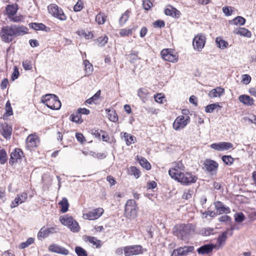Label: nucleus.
<instances>
[{
	"label": "nucleus",
	"mask_w": 256,
	"mask_h": 256,
	"mask_svg": "<svg viewBox=\"0 0 256 256\" xmlns=\"http://www.w3.org/2000/svg\"><path fill=\"white\" fill-rule=\"evenodd\" d=\"M222 160L226 165H232L234 161V158L231 156H222Z\"/></svg>",
	"instance_id": "45"
},
{
	"label": "nucleus",
	"mask_w": 256,
	"mask_h": 256,
	"mask_svg": "<svg viewBox=\"0 0 256 256\" xmlns=\"http://www.w3.org/2000/svg\"><path fill=\"white\" fill-rule=\"evenodd\" d=\"M138 28L137 26H134L131 28H123L120 32V34L122 36H128L132 35L133 32L135 31Z\"/></svg>",
	"instance_id": "31"
},
{
	"label": "nucleus",
	"mask_w": 256,
	"mask_h": 256,
	"mask_svg": "<svg viewBox=\"0 0 256 256\" xmlns=\"http://www.w3.org/2000/svg\"><path fill=\"white\" fill-rule=\"evenodd\" d=\"M104 212L102 208H98L84 214L85 218L94 220L98 218Z\"/></svg>",
	"instance_id": "17"
},
{
	"label": "nucleus",
	"mask_w": 256,
	"mask_h": 256,
	"mask_svg": "<svg viewBox=\"0 0 256 256\" xmlns=\"http://www.w3.org/2000/svg\"><path fill=\"white\" fill-rule=\"evenodd\" d=\"M138 160L142 168H146V170H150L151 169V165L146 158L142 156H138Z\"/></svg>",
	"instance_id": "30"
},
{
	"label": "nucleus",
	"mask_w": 256,
	"mask_h": 256,
	"mask_svg": "<svg viewBox=\"0 0 256 256\" xmlns=\"http://www.w3.org/2000/svg\"><path fill=\"white\" fill-rule=\"evenodd\" d=\"M130 174L133 175L136 178H138L140 176V172L136 166H130Z\"/></svg>",
	"instance_id": "44"
},
{
	"label": "nucleus",
	"mask_w": 256,
	"mask_h": 256,
	"mask_svg": "<svg viewBox=\"0 0 256 256\" xmlns=\"http://www.w3.org/2000/svg\"><path fill=\"white\" fill-rule=\"evenodd\" d=\"M58 204L61 206L60 211L62 213H64L68 210L69 204L66 198H62V200L59 202Z\"/></svg>",
	"instance_id": "32"
},
{
	"label": "nucleus",
	"mask_w": 256,
	"mask_h": 256,
	"mask_svg": "<svg viewBox=\"0 0 256 256\" xmlns=\"http://www.w3.org/2000/svg\"><path fill=\"white\" fill-rule=\"evenodd\" d=\"M194 230V226L192 224L176 225L173 230L174 234L181 240L187 238Z\"/></svg>",
	"instance_id": "2"
},
{
	"label": "nucleus",
	"mask_w": 256,
	"mask_h": 256,
	"mask_svg": "<svg viewBox=\"0 0 256 256\" xmlns=\"http://www.w3.org/2000/svg\"><path fill=\"white\" fill-rule=\"evenodd\" d=\"M41 101L52 110H59L62 106L58 96L54 94H47L42 96Z\"/></svg>",
	"instance_id": "3"
},
{
	"label": "nucleus",
	"mask_w": 256,
	"mask_h": 256,
	"mask_svg": "<svg viewBox=\"0 0 256 256\" xmlns=\"http://www.w3.org/2000/svg\"><path fill=\"white\" fill-rule=\"evenodd\" d=\"M152 6V4L150 0H143L142 6L145 10H150Z\"/></svg>",
	"instance_id": "55"
},
{
	"label": "nucleus",
	"mask_w": 256,
	"mask_h": 256,
	"mask_svg": "<svg viewBox=\"0 0 256 256\" xmlns=\"http://www.w3.org/2000/svg\"><path fill=\"white\" fill-rule=\"evenodd\" d=\"M12 128L10 126L6 124L2 126V134L5 138L8 139L10 138L12 134Z\"/></svg>",
	"instance_id": "27"
},
{
	"label": "nucleus",
	"mask_w": 256,
	"mask_h": 256,
	"mask_svg": "<svg viewBox=\"0 0 256 256\" xmlns=\"http://www.w3.org/2000/svg\"><path fill=\"white\" fill-rule=\"evenodd\" d=\"M8 160L7 154L4 149L0 150V163L2 164H4Z\"/></svg>",
	"instance_id": "48"
},
{
	"label": "nucleus",
	"mask_w": 256,
	"mask_h": 256,
	"mask_svg": "<svg viewBox=\"0 0 256 256\" xmlns=\"http://www.w3.org/2000/svg\"><path fill=\"white\" fill-rule=\"evenodd\" d=\"M106 17L104 13L100 12L96 16L95 20L98 24H102L106 22Z\"/></svg>",
	"instance_id": "33"
},
{
	"label": "nucleus",
	"mask_w": 256,
	"mask_h": 256,
	"mask_svg": "<svg viewBox=\"0 0 256 256\" xmlns=\"http://www.w3.org/2000/svg\"><path fill=\"white\" fill-rule=\"evenodd\" d=\"M232 22L234 25L243 26L246 22V19L242 16H238L233 19Z\"/></svg>",
	"instance_id": "46"
},
{
	"label": "nucleus",
	"mask_w": 256,
	"mask_h": 256,
	"mask_svg": "<svg viewBox=\"0 0 256 256\" xmlns=\"http://www.w3.org/2000/svg\"><path fill=\"white\" fill-rule=\"evenodd\" d=\"M245 218V216L242 212H238L234 214V220L235 221L237 222H242Z\"/></svg>",
	"instance_id": "51"
},
{
	"label": "nucleus",
	"mask_w": 256,
	"mask_h": 256,
	"mask_svg": "<svg viewBox=\"0 0 256 256\" xmlns=\"http://www.w3.org/2000/svg\"><path fill=\"white\" fill-rule=\"evenodd\" d=\"M124 212L127 216L134 218L136 216L138 206L134 200H127L125 205Z\"/></svg>",
	"instance_id": "6"
},
{
	"label": "nucleus",
	"mask_w": 256,
	"mask_h": 256,
	"mask_svg": "<svg viewBox=\"0 0 256 256\" xmlns=\"http://www.w3.org/2000/svg\"><path fill=\"white\" fill-rule=\"evenodd\" d=\"M194 250V246L180 247L174 250L171 256H185L188 255L190 252H192Z\"/></svg>",
	"instance_id": "11"
},
{
	"label": "nucleus",
	"mask_w": 256,
	"mask_h": 256,
	"mask_svg": "<svg viewBox=\"0 0 256 256\" xmlns=\"http://www.w3.org/2000/svg\"><path fill=\"white\" fill-rule=\"evenodd\" d=\"M84 62L85 66L86 71V72L90 74L93 70L92 65L88 60H85Z\"/></svg>",
	"instance_id": "52"
},
{
	"label": "nucleus",
	"mask_w": 256,
	"mask_h": 256,
	"mask_svg": "<svg viewBox=\"0 0 256 256\" xmlns=\"http://www.w3.org/2000/svg\"><path fill=\"white\" fill-rule=\"evenodd\" d=\"M86 238L87 242L92 244L93 246H96V248H100V240H97L96 238L94 236H87Z\"/></svg>",
	"instance_id": "34"
},
{
	"label": "nucleus",
	"mask_w": 256,
	"mask_h": 256,
	"mask_svg": "<svg viewBox=\"0 0 256 256\" xmlns=\"http://www.w3.org/2000/svg\"><path fill=\"white\" fill-rule=\"evenodd\" d=\"M100 90L98 91L92 97L88 99L86 102L88 104L94 103V101L98 100L100 96Z\"/></svg>",
	"instance_id": "49"
},
{
	"label": "nucleus",
	"mask_w": 256,
	"mask_h": 256,
	"mask_svg": "<svg viewBox=\"0 0 256 256\" xmlns=\"http://www.w3.org/2000/svg\"><path fill=\"white\" fill-rule=\"evenodd\" d=\"M216 42L218 47L221 49H224L228 47V44L226 41L222 40L220 38H216Z\"/></svg>",
	"instance_id": "40"
},
{
	"label": "nucleus",
	"mask_w": 256,
	"mask_h": 256,
	"mask_svg": "<svg viewBox=\"0 0 256 256\" xmlns=\"http://www.w3.org/2000/svg\"><path fill=\"white\" fill-rule=\"evenodd\" d=\"M217 108H221L218 103H214L208 105L205 107V112L208 113H211Z\"/></svg>",
	"instance_id": "39"
},
{
	"label": "nucleus",
	"mask_w": 256,
	"mask_h": 256,
	"mask_svg": "<svg viewBox=\"0 0 256 256\" xmlns=\"http://www.w3.org/2000/svg\"><path fill=\"white\" fill-rule=\"evenodd\" d=\"M108 36H100L96 40V43L97 44L98 46L102 47L104 46L108 42Z\"/></svg>",
	"instance_id": "41"
},
{
	"label": "nucleus",
	"mask_w": 256,
	"mask_h": 256,
	"mask_svg": "<svg viewBox=\"0 0 256 256\" xmlns=\"http://www.w3.org/2000/svg\"><path fill=\"white\" fill-rule=\"evenodd\" d=\"M173 165L174 167L168 170V174L172 178L174 179L177 178V176L182 172L180 170H183L184 166L180 162H175Z\"/></svg>",
	"instance_id": "15"
},
{
	"label": "nucleus",
	"mask_w": 256,
	"mask_h": 256,
	"mask_svg": "<svg viewBox=\"0 0 256 256\" xmlns=\"http://www.w3.org/2000/svg\"><path fill=\"white\" fill-rule=\"evenodd\" d=\"M162 57L164 60L172 62H177L178 57L176 54H173L172 49H164L161 52Z\"/></svg>",
	"instance_id": "10"
},
{
	"label": "nucleus",
	"mask_w": 256,
	"mask_h": 256,
	"mask_svg": "<svg viewBox=\"0 0 256 256\" xmlns=\"http://www.w3.org/2000/svg\"><path fill=\"white\" fill-rule=\"evenodd\" d=\"M193 46L198 51L202 50L205 44V37L204 36H197L193 40Z\"/></svg>",
	"instance_id": "16"
},
{
	"label": "nucleus",
	"mask_w": 256,
	"mask_h": 256,
	"mask_svg": "<svg viewBox=\"0 0 256 256\" xmlns=\"http://www.w3.org/2000/svg\"><path fill=\"white\" fill-rule=\"evenodd\" d=\"M30 28L36 30H44L47 31V27L42 23L32 22L29 24Z\"/></svg>",
	"instance_id": "28"
},
{
	"label": "nucleus",
	"mask_w": 256,
	"mask_h": 256,
	"mask_svg": "<svg viewBox=\"0 0 256 256\" xmlns=\"http://www.w3.org/2000/svg\"><path fill=\"white\" fill-rule=\"evenodd\" d=\"M50 14L58 19L64 21L66 20V16L64 14L63 10L56 4H50L48 7Z\"/></svg>",
	"instance_id": "5"
},
{
	"label": "nucleus",
	"mask_w": 256,
	"mask_h": 256,
	"mask_svg": "<svg viewBox=\"0 0 256 256\" xmlns=\"http://www.w3.org/2000/svg\"><path fill=\"white\" fill-rule=\"evenodd\" d=\"M215 248L216 246L214 244H206L198 248L197 252L200 254H208L210 253Z\"/></svg>",
	"instance_id": "20"
},
{
	"label": "nucleus",
	"mask_w": 256,
	"mask_h": 256,
	"mask_svg": "<svg viewBox=\"0 0 256 256\" xmlns=\"http://www.w3.org/2000/svg\"><path fill=\"white\" fill-rule=\"evenodd\" d=\"M83 8L84 6L82 2L80 1V0H78V2L74 7V10L75 12H80Z\"/></svg>",
	"instance_id": "56"
},
{
	"label": "nucleus",
	"mask_w": 256,
	"mask_h": 256,
	"mask_svg": "<svg viewBox=\"0 0 256 256\" xmlns=\"http://www.w3.org/2000/svg\"><path fill=\"white\" fill-rule=\"evenodd\" d=\"M224 93V90L221 87H216L210 91L208 95L210 98H220Z\"/></svg>",
	"instance_id": "22"
},
{
	"label": "nucleus",
	"mask_w": 256,
	"mask_h": 256,
	"mask_svg": "<svg viewBox=\"0 0 256 256\" xmlns=\"http://www.w3.org/2000/svg\"><path fill=\"white\" fill-rule=\"evenodd\" d=\"M23 152L20 148L14 149L10 154V158L9 163L11 166L14 164L20 162L21 159L23 156Z\"/></svg>",
	"instance_id": "12"
},
{
	"label": "nucleus",
	"mask_w": 256,
	"mask_h": 256,
	"mask_svg": "<svg viewBox=\"0 0 256 256\" xmlns=\"http://www.w3.org/2000/svg\"><path fill=\"white\" fill-rule=\"evenodd\" d=\"M68 228L71 231L74 232H78L80 228L78 223L75 220L74 221V222H72V224L70 225Z\"/></svg>",
	"instance_id": "53"
},
{
	"label": "nucleus",
	"mask_w": 256,
	"mask_h": 256,
	"mask_svg": "<svg viewBox=\"0 0 256 256\" xmlns=\"http://www.w3.org/2000/svg\"><path fill=\"white\" fill-rule=\"evenodd\" d=\"M233 32L235 34L246 36L248 38L251 36V32L248 30L244 28H235Z\"/></svg>",
	"instance_id": "24"
},
{
	"label": "nucleus",
	"mask_w": 256,
	"mask_h": 256,
	"mask_svg": "<svg viewBox=\"0 0 256 256\" xmlns=\"http://www.w3.org/2000/svg\"><path fill=\"white\" fill-rule=\"evenodd\" d=\"M18 10V8L14 4H8L6 8V11L8 18L15 15Z\"/></svg>",
	"instance_id": "25"
},
{
	"label": "nucleus",
	"mask_w": 256,
	"mask_h": 256,
	"mask_svg": "<svg viewBox=\"0 0 256 256\" xmlns=\"http://www.w3.org/2000/svg\"><path fill=\"white\" fill-rule=\"evenodd\" d=\"M164 14L166 16L176 18L179 16L180 12L176 8L173 7H170V8H166L165 9Z\"/></svg>",
	"instance_id": "26"
},
{
	"label": "nucleus",
	"mask_w": 256,
	"mask_h": 256,
	"mask_svg": "<svg viewBox=\"0 0 256 256\" xmlns=\"http://www.w3.org/2000/svg\"><path fill=\"white\" fill-rule=\"evenodd\" d=\"M10 21L13 22H19L22 20L23 18L22 16H12L10 18H8Z\"/></svg>",
	"instance_id": "64"
},
{
	"label": "nucleus",
	"mask_w": 256,
	"mask_h": 256,
	"mask_svg": "<svg viewBox=\"0 0 256 256\" xmlns=\"http://www.w3.org/2000/svg\"><path fill=\"white\" fill-rule=\"evenodd\" d=\"M190 122V118L188 116H180L176 118L173 123V128L176 130L184 128Z\"/></svg>",
	"instance_id": "8"
},
{
	"label": "nucleus",
	"mask_w": 256,
	"mask_h": 256,
	"mask_svg": "<svg viewBox=\"0 0 256 256\" xmlns=\"http://www.w3.org/2000/svg\"><path fill=\"white\" fill-rule=\"evenodd\" d=\"M251 80V77L246 74L242 76V82L244 84H248Z\"/></svg>",
	"instance_id": "60"
},
{
	"label": "nucleus",
	"mask_w": 256,
	"mask_h": 256,
	"mask_svg": "<svg viewBox=\"0 0 256 256\" xmlns=\"http://www.w3.org/2000/svg\"><path fill=\"white\" fill-rule=\"evenodd\" d=\"M124 134L127 146H130L132 144L134 143L136 141V138L134 136L126 132H124Z\"/></svg>",
	"instance_id": "37"
},
{
	"label": "nucleus",
	"mask_w": 256,
	"mask_h": 256,
	"mask_svg": "<svg viewBox=\"0 0 256 256\" xmlns=\"http://www.w3.org/2000/svg\"><path fill=\"white\" fill-rule=\"evenodd\" d=\"M49 250L54 252L55 253H57L58 254H62L64 255H68V254L69 251L66 248L62 247L61 246H58L56 244H53L50 245L49 246Z\"/></svg>",
	"instance_id": "19"
},
{
	"label": "nucleus",
	"mask_w": 256,
	"mask_h": 256,
	"mask_svg": "<svg viewBox=\"0 0 256 256\" xmlns=\"http://www.w3.org/2000/svg\"><path fill=\"white\" fill-rule=\"evenodd\" d=\"M19 198H20L18 197V196H17L15 198L14 200L12 202L10 206V208H12L16 207L19 204H20V200Z\"/></svg>",
	"instance_id": "63"
},
{
	"label": "nucleus",
	"mask_w": 256,
	"mask_h": 256,
	"mask_svg": "<svg viewBox=\"0 0 256 256\" xmlns=\"http://www.w3.org/2000/svg\"><path fill=\"white\" fill-rule=\"evenodd\" d=\"M138 51L132 50L130 51V54L128 55V56L130 58V62L131 63L134 62L137 60L140 59L138 56Z\"/></svg>",
	"instance_id": "38"
},
{
	"label": "nucleus",
	"mask_w": 256,
	"mask_h": 256,
	"mask_svg": "<svg viewBox=\"0 0 256 256\" xmlns=\"http://www.w3.org/2000/svg\"><path fill=\"white\" fill-rule=\"evenodd\" d=\"M70 119L71 121L78 124H82L83 122L81 115L78 112L76 114H72L70 116Z\"/></svg>",
	"instance_id": "36"
},
{
	"label": "nucleus",
	"mask_w": 256,
	"mask_h": 256,
	"mask_svg": "<svg viewBox=\"0 0 256 256\" xmlns=\"http://www.w3.org/2000/svg\"><path fill=\"white\" fill-rule=\"evenodd\" d=\"M74 220L71 216L66 217L60 220L61 223L64 226H68V228L72 224Z\"/></svg>",
	"instance_id": "43"
},
{
	"label": "nucleus",
	"mask_w": 256,
	"mask_h": 256,
	"mask_svg": "<svg viewBox=\"0 0 256 256\" xmlns=\"http://www.w3.org/2000/svg\"><path fill=\"white\" fill-rule=\"evenodd\" d=\"M39 141L38 138L36 135L30 134L26 139V146L29 150H31L37 146Z\"/></svg>",
	"instance_id": "18"
},
{
	"label": "nucleus",
	"mask_w": 256,
	"mask_h": 256,
	"mask_svg": "<svg viewBox=\"0 0 256 256\" xmlns=\"http://www.w3.org/2000/svg\"><path fill=\"white\" fill-rule=\"evenodd\" d=\"M22 66L26 70H30L32 68L31 62L28 60H26L22 62Z\"/></svg>",
	"instance_id": "57"
},
{
	"label": "nucleus",
	"mask_w": 256,
	"mask_h": 256,
	"mask_svg": "<svg viewBox=\"0 0 256 256\" xmlns=\"http://www.w3.org/2000/svg\"><path fill=\"white\" fill-rule=\"evenodd\" d=\"M198 178L190 172H181L177 176V178H174L184 185H189L192 183H195Z\"/></svg>",
	"instance_id": "4"
},
{
	"label": "nucleus",
	"mask_w": 256,
	"mask_h": 256,
	"mask_svg": "<svg viewBox=\"0 0 256 256\" xmlns=\"http://www.w3.org/2000/svg\"><path fill=\"white\" fill-rule=\"evenodd\" d=\"M239 100L245 105L252 106L254 104V100L253 98L248 95H242L240 96Z\"/></svg>",
	"instance_id": "23"
},
{
	"label": "nucleus",
	"mask_w": 256,
	"mask_h": 256,
	"mask_svg": "<svg viewBox=\"0 0 256 256\" xmlns=\"http://www.w3.org/2000/svg\"><path fill=\"white\" fill-rule=\"evenodd\" d=\"M109 119L112 122H116L118 120V116L115 112H112V114H108Z\"/></svg>",
	"instance_id": "62"
},
{
	"label": "nucleus",
	"mask_w": 256,
	"mask_h": 256,
	"mask_svg": "<svg viewBox=\"0 0 256 256\" xmlns=\"http://www.w3.org/2000/svg\"><path fill=\"white\" fill-rule=\"evenodd\" d=\"M75 252L78 256H88L86 250L80 246H76L75 248Z\"/></svg>",
	"instance_id": "50"
},
{
	"label": "nucleus",
	"mask_w": 256,
	"mask_h": 256,
	"mask_svg": "<svg viewBox=\"0 0 256 256\" xmlns=\"http://www.w3.org/2000/svg\"><path fill=\"white\" fill-rule=\"evenodd\" d=\"M148 94V90L144 88H139L138 90V96L144 102H145L147 100Z\"/></svg>",
	"instance_id": "29"
},
{
	"label": "nucleus",
	"mask_w": 256,
	"mask_h": 256,
	"mask_svg": "<svg viewBox=\"0 0 256 256\" xmlns=\"http://www.w3.org/2000/svg\"><path fill=\"white\" fill-rule=\"evenodd\" d=\"M154 100L156 102L162 104V100L164 98V97L162 96V94H157L154 96Z\"/></svg>",
	"instance_id": "61"
},
{
	"label": "nucleus",
	"mask_w": 256,
	"mask_h": 256,
	"mask_svg": "<svg viewBox=\"0 0 256 256\" xmlns=\"http://www.w3.org/2000/svg\"><path fill=\"white\" fill-rule=\"evenodd\" d=\"M233 144L228 142H220L210 144V147L218 151H224L233 148Z\"/></svg>",
	"instance_id": "14"
},
{
	"label": "nucleus",
	"mask_w": 256,
	"mask_h": 256,
	"mask_svg": "<svg viewBox=\"0 0 256 256\" xmlns=\"http://www.w3.org/2000/svg\"><path fill=\"white\" fill-rule=\"evenodd\" d=\"M58 232V228L56 227H51L48 228L42 227L38 234V238L39 240H42V238L48 236L50 234Z\"/></svg>",
	"instance_id": "13"
},
{
	"label": "nucleus",
	"mask_w": 256,
	"mask_h": 256,
	"mask_svg": "<svg viewBox=\"0 0 256 256\" xmlns=\"http://www.w3.org/2000/svg\"><path fill=\"white\" fill-rule=\"evenodd\" d=\"M20 75L18 68L17 66H15L14 68V71L11 76V80L14 81L17 79Z\"/></svg>",
	"instance_id": "54"
},
{
	"label": "nucleus",
	"mask_w": 256,
	"mask_h": 256,
	"mask_svg": "<svg viewBox=\"0 0 256 256\" xmlns=\"http://www.w3.org/2000/svg\"><path fill=\"white\" fill-rule=\"evenodd\" d=\"M125 256H132L142 254V248L140 245L126 246L124 248Z\"/></svg>",
	"instance_id": "9"
},
{
	"label": "nucleus",
	"mask_w": 256,
	"mask_h": 256,
	"mask_svg": "<svg viewBox=\"0 0 256 256\" xmlns=\"http://www.w3.org/2000/svg\"><path fill=\"white\" fill-rule=\"evenodd\" d=\"M17 196L20 198V204L24 202L28 198V194L26 192H23L20 194H18Z\"/></svg>",
	"instance_id": "58"
},
{
	"label": "nucleus",
	"mask_w": 256,
	"mask_h": 256,
	"mask_svg": "<svg viewBox=\"0 0 256 256\" xmlns=\"http://www.w3.org/2000/svg\"><path fill=\"white\" fill-rule=\"evenodd\" d=\"M214 204L215 206L216 212L219 214L224 213L228 214L230 212V208L228 207H226L222 202L218 201L215 202Z\"/></svg>",
	"instance_id": "21"
},
{
	"label": "nucleus",
	"mask_w": 256,
	"mask_h": 256,
	"mask_svg": "<svg viewBox=\"0 0 256 256\" xmlns=\"http://www.w3.org/2000/svg\"><path fill=\"white\" fill-rule=\"evenodd\" d=\"M228 235V232L224 231V232L222 234L220 235L218 238L217 242L218 244V245H221L224 244L226 238L227 236Z\"/></svg>",
	"instance_id": "42"
},
{
	"label": "nucleus",
	"mask_w": 256,
	"mask_h": 256,
	"mask_svg": "<svg viewBox=\"0 0 256 256\" xmlns=\"http://www.w3.org/2000/svg\"><path fill=\"white\" fill-rule=\"evenodd\" d=\"M165 26V23L164 20H157L154 22V26L155 28H162L164 27Z\"/></svg>",
	"instance_id": "59"
},
{
	"label": "nucleus",
	"mask_w": 256,
	"mask_h": 256,
	"mask_svg": "<svg viewBox=\"0 0 256 256\" xmlns=\"http://www.w3.org/2000/svg\"><path fill=\"white\" fill-rule=\"evenodd\" d=\"M202 168L211 174H216L218 168V164L214 160L207 158L204 160Z\"/></svg>",
	"instance_id": "7"
},
{
	"label": "nucleus",
	"mask_w": 256,
	"mask_h": 256,
	"mask_svg": "<svg viewBox=\"0 0 256 256\" xmlns=\"http://www.w3.org/2000/svg\"><path fill=\"white\" fill-rule=\"evenodd\" d=\"M28 28L24 26L12 24L4 26L0 32L2 40L5 42H11L14 37L28 33Z\"/></svg>",
	"instance_id": "1"
},
{
	"label": "nucleus",
	"mask_w": 256,
	"mask_h": 256,
	"mask_svg": "<svg viewBox=\"0 0 256 256\" xmlns=\"http://www.w3.org/2000/svg\"><path fill=\"white\" fill-rule=\"evenodd\" d=\"M214 229L211 228H202L200 231V234L204 236H208L214 234Z\"/></svg>",
	"instance_id": "47"
},
{
	"label": "nucleus",
	"mask_w": 256,
	"mask_h": 256,
	"mask_svg": "<svg viewBox=\"0 0 256 256\" xmlns=\"http://www.w3.org/2000/svg\"><path fill=\"white\" fill-rule=\"evenodd\" d=\"M130 11L128 10H126L120 16L119 20V22L120 26L124 25L130 18Z\"/></svg>",
	"instance_id": "35"
}]
</instances>
